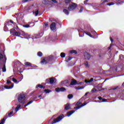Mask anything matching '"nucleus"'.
I'll return each mask as SVG.
<instances>
[{"instance_id":"1","label":"nucleus","mask_w":124,"mask_h":124,"mask_svg":"<svg viewBox=\"0 0 124 124\" xmlns=\"http://www.w3.org/2000/svg\"><path fill=\"white\" fill-rule=\"evenodd\" d=\"M52 61H53V56H49L47 57L42 58L40 62L41 64L44 65L45 64H47V63H50Z\"/></svg>"},{"instance_id":"2","label":"nucleus","mask_w":124,"mask_h":124,"mask_svg":"<svg viewBox=\"0 0 124 124\" xmlns=\"http://www.w3.org/2000/svg\"><path fill=\"white\" fill-rule=\"evenodd\" d=\"M17 100L20 104L23 105V104H25L26 103V95L23 93H20L18 95Z\"/></svg>"},{"instance_id":"3","label":"nucleus","mask_w":124,"mask_h":124,"mask_svg":"<svg viewBox=\"0 0 124 124\" xmlns=\"http://www.w3.org/2000/svg\"><path fill=\"white\" fill-rule=\"evenodd\" d=\"M64 118V115L63 114H61L57 118H54L53 121L51 122V124H56V123H59Z\"/></svg>"},{"instance_id":"4","label":"nucleus","mask_w":124,"mask_h":124,"mask_svg":"<svg viewBox=\"0 0 124 124\" xmlns=\"http://www.w3.org/2000/svg\"><path fill=\"white\" fill-rule=\"evenodd\" d=\"M77 107H75L74 109H76V110H78V109H80L81 107L85 106V105H87V103L84 102V103L82 104L81 102H78L77 103Z\"/></svg>"},{"instance_id":"5","label":"nucleus","mask_w":124,"mask_h":124,"mask_svg":"<svg viewBox=\"0 0 124 124\" xmlns=\"http://www.w3.org/2000/svg\"><path fill=\"white\" fill-rule=\"evenodd\" d=\"M77 7V4L72 2V4H70L68 7V9L69 11H72V10H74Z\"/></svg>"},{"instance_id":"6","label":"nucleus","mask_w":124,"mask_h":124,"mask_svg":"<svg viewBox=\"0 0 124 124\" xmlns=\"http://www.w3.org/2000/svg\"><path fill=\"white\" fill-rule=\"evenodd\" d=\"M55 91L57 93H60V92H64V91H66V89L64 87L57 88L55 89Z\"/></svg>"},{"instance_id":"7","label":"nucleus","mask_w":124,"mask_h":124,"mask_svg":"<svg viewBox=\"0 0 124 124\" xmlns=\"http://www.w3.org/2000/svg\"><path fill=\"white\" fill-rule=\"evenodd\" d=\"M56 29V23L55 22L52 23L50 25V30H51V31H55Z\"/></svg>"},{"instance_id":"8","label":"nucleus","mask_w":124,"mask_h":124,"mask_svg":"<svg viewBox=\"0 0 124 124\" xmlns=\"http://www.w3.org/2000/svg\"><path fill=\"white\" fill-rule=\"evenodd\" d=\"M13 87H14V84H12L10 86H8L7 85H5L4 86V88H5V89H6V90H10V89H12L13 88Z\"/></svg>"},{"instance_id":"9","label":"nucleus","mask_w":124,"mask_h":124,"mask_svg":"<svg viewBox=\"0 0 124 124\" xmlns=\"http://www.w3.org/2000/svg\"><path fill=\"white\" fill-rule=\"evenodd\" d=\"M74 85H77V80L72 79V81L70 83L71 86H74Z\"/></svg>"},{"instance_id":"10","label":"nucleus","mask_w":124,"mask_h":124,"mask_svg":"<svg viewBox=\"0 0 124 124\" xmlns=\"http://www.w3.org/2000/svg\"><path fill=\"white\" fill-rule=\"evenodd\" d=\"M42 3H43V4H44V5H47V4H49V3H50V1L48 0H42Z\"/></svg>"},{"instance_id":"11","label":"nucleus","mask_w":124,"mask_h":124,"mask_svg":"<svg viewBox=\"0 0 124 124\" xmlns=\"http://www.w3.org/2000/svg\"><path fill=\"white\" fill-rule=\"evenodd\" d=\"M84 58L85 60H89L91 58V54L89 53H86L84 55Z\"/></svg>"},{"instance_id":"12","label":"nucleus","mask_w":124,"mask_h":124,"mask_svg":"<svg viewBox=\"0 0 124 124\" xmlns=\"http://www.w3.org/2000/svg\"><path fill=\"white\" fill-rule=\"evenodd\" d=\"M64 109L65 110H69V109H70V104L69 103H67L65 105Z\"/></svg>"},{"instance_id":"13","label":"nucleus","mask_w":124,"mask_h":124,"mask_svg":"<svg viewBox=\"0 0 124 124\" xmlns=\"http://www.w3.org/2000/svg\"><path fill=\"white\" fill-rule=\"evenodd\" d=\"M75 112V110H71L67 113V116L68 117H70L72 114Z\"/></svg>"},{"instance_id":"14","label":"nucleus","mask_w":124,"mask_h":124,"mask_svg":"<svg viewBox=\"0 0 124 124\" xmlns=\"http://www.w3.org/2000/svg\"><path fill=\"white\" fill-rule=\"evenodd\" d=\"M55 83V78H49V83L52 85Z\"/></svg>"},{"instance_id":"15","label":"nucleus","mask_w":124,"mask_h":124,"mask_svg":"<svg viewBox=\"0 0 124 124\" xmlns=\"http://www.w3.org/2000/svg\"><path fill=\"white\" fill-rule=\"evenodd\" d=\"M98 98V99H99V100H102L100 102H106L107 101V99H102V97L101 96H99Z\"/></svg>"},{"instance_id":"16","label":"nucleus","mask_w":124,"mask_h":124,"mask_svg":"<svg viewBox=\"0 0 124 124\" xmlns=\"http://www.w3.org/2000/svg\"><path fill=\"white\" fill-rule=\"evenodd\" d=\"M37 88H40V89H45V86H44L43 85L41 84H38L36 85V89H37Z\"/></svg>"},{"instance_id":"17","label":"nucleus","mask_w":124,"mask_h":124,"mask_svg":"<svg viewBox=\"0 0 124 124\" xmlns=\"http://www.w3.org/2000/svg\"><path fill=\"white\" fill-rule=\"evenodd\" d=\"M10 31L11 34H12V35H14V34L15 33V32H16V31L15 30V29H11Z\"/></svg>"},{"instance_id":"18","label":"nucleus","mask_w":124,"mask_h":124,"mask_svg":"<svg viewBox=\"0 0 124 124\" xmlns=\"http://www.w3.org/2000/svg\"><path fill=\"white\" fill-rule=\"evenodd\" d=\"M83 33H86V34H87V35H89V36H90V37H93V35H92V34H91V33L89 31H83Z\"/></svg>"},{"instance_id":"19","label":"nucleus","mask_w":124,"mask_h":124,"mask_svg":"<svg viewBox=\"0 0 124 124\" xmlns=\"http://www.w3.org/2000/svg\"><path fill=\"white\" fill-rule=\"evenodd\" d=\"M7 23H5L4 27V31H8V28H7Z\"/></svg>"},{"instance_id":"20","label":"nucleus","mask_w":124,"mask_h":124,"mask_svg":"<svg viewBox=\"0 0 124 124\" xmlns=\"http://www.w3.org/2000/svg\"><path fill=\"white\" fill-rule=\"evenodd\" d=\"M24 38H26V39H29V38H31V35L29 34L25 33L24 36Z\"/></svg>"},{"instance_id":"21","label":"nucleus","mask_w":124,"mask_h":124,"mask_svg":"<svg viewBox=\"0 0 124 124\" xmlns=\"http://www.w3.org/2000/svg\"><path fill=\"white\" fill-rule=\"evenodd\" d=\"M20 35H21V33L17 31H16L15 33L14 34V36H20Z\"/></svg>"},{"instance_id":"22","label":"nucleus","mask_w":124,"mask_h":124,"mask_svg":"<svg viewBox=\"0 0 124 124\" xmlns=\"http://www.w3.org/2000/svg\"><path fill=\"white\" fill-rule=\"evenodd\" d=\"M93 81V78H91L90 80H85V83H92Z\"/></svg>"},{"instance_id":"23","label":"nucleus","mask_w":124,"mask_h":124,"mask_svg":"<svg viewBox=\"0 0 124 124\" xmlns=\"http://www.w3.org/2000/svg\"><path fill=\"white\" fill-rule=\"evenodd\" d=\"M63 12L64 13V14H66V15H69V12L68 10L66 9H64L63 10Z\"/></svg>"},{"instance_id":"24","label":"nucleus","mask_w":124,"mask_h":124,"mask_svg":"<svg viewBox=\"0 0 124 124\" xmlns=\"http://www.w3.org/2000/svg\"><path fill=\"white\" fill-rule=\"evenodd\" d=\"M117 1L116 4H123L124 2V1H122V0H117Z\"/></svg>"},{"instance_id":"25","label":"nucleus","mask_w":124,"mask_h":124,"mask_svg":"<svg viewBox=\"0 0 124 124\" xmlns=\"http://www.w3.org/2000/svg\"><path fill=\"white\" fill-rule=\"evenodd\" d=\"M24 64H25L26 66H31V63L30 62H25Z\"/></svg>"},{"instance_id":"26","label":"nucleus","mask_w":124,"mask_h":124,"mask_svg":"<svg viewBox=\"0 0 124 124\" xmlns=\"http://www.w3.org/2000/svg\"><path fill=\"white\" fill-rule=\"evenodd\" d=\"M68 80H66L61 82V84L62 85H66V84H68Z\"/></svg>"},{"instance_id":"27","label":"nucleus","mask_w":124,"mask_h":124,"mask_svg":"<svg viewBox=\"0 0 124 124\" xmlns=\"http://www.w3.org/2000/svg\"><path fill=\"white\" fill-rule=\"evenodd\" d=\"M21 107V105H18L15 108L16 112H17V111H19V109H20V108Z\"/></svg>"},{"instance_id":"28","label":"nucleus","mask_w":124,"mask_h":124,"mask_svg":"<svg viewBox=\"0 0 124 124\" xmlns=\"http://www.w3.org/2000/svg\"><path fill=\"white\" fill-rule=\"evenodd\" d=\"M76 89H77L78 91L79 90H83L84 89V86H80V87H76Z\"/></svg>"},{"instance_id":"29","label":"nucleus","mask_w":124,"mask_h":124,"mask_svg":"<svg viewBox=\"0 0 124 124\" xmlns=\"http://www.w3.org/2000/svg\"><path fill=\"white\" fill-rule=\"evenodd\" d=\"M33 102V101H32V100L30 101L27 104L24 105V107H27V106H29V105H30V104H31V103H32Z\"/></svg>"},{"instance_id":"30","label":"nucleus","mask_w":124,"mask_h":124,"mask_svg":"<svg viewBox=\"0 0 124 124\" xmlns=\"http://www.w3.org/2000/svg\"><path fill=\"white\" fill-rule=\"evenodd\" d=\"M2 72H6V68L5 66V64H4L3 66V68H2Z\"/></svg>"},{"instance_id":"31","label":"nucleus","mask_w":124,"mask_h":124,"mask_svg":"<svg viewBox=\"0 0 124 124\" xmlns=\"http://www.w3.org/2000/svg\"><path fill=\"white\" fill-rule=\"evenodd\" d=\"M40 37V36H39V35H34L33 36L32 39L39 38Z\"/></svg>"},{"instance_id":"32","label":"nucleus","mask_w":124,"mask_h":124,"mask_svg":"<svg viewBox=\"0 0 124 124\" xmlns=\"http://www.w3.org/2000/svg\"><path fill=\"white\" fill-rule=\"evenodd\" d=\"M5 122V118H3L0 121V124H4Z\"/></svg>"},{"instance_id":"33","label":"nucleus","mask_w":124,"mask_h":124,"mask_svg":"<svg viewBox=\"0 0 124 124\" xmlns=\"http://www.w3.org/2000/svg\"><path fill=\"white\" fill-rule=\"evenodd\" d=\"M61 58H65V53L64 52H62L60 54Z\"/></svg>"},{"instance_id":"34","label":"nucleus","mask_w":124,"mask_h":124,"mask_svg":"<svg viewBox=\"0 0 124 124\" xmlns=\"http://www.w3.org/2000/svg\"><path fill=\"white\" fill-rule=\"evenodd\" d=\"M70 54H75L76 55H77V51L75 50H72L70 51Z\"/></svg>"},{"instance_id":"35","label":"nucleus","mask_w":124,"mask_h":124,"mask_svg":"<svg viewBox=\"0 0 124 124\" xmlns=\"http://www.w3.org/2000/svg\"><path fill=\"white\" fill-rule=\"evenodd\" d=\"M45 93H51V92H52V91H51L49 89H46L44 90Z\"/></svg>"},{"instance_id":"36","label":"nucleus","mask_w":124,"mask_h":124,"mask_svg":"<svg viewBox=\"0 0 124 124\" xmlns=\"http://www.w3.org/2000/svg\"><path fill=\"white\" fill-rule=\"evenodd\" d=\"M13 111H11L10 113H8V116L9 118H11V117H12L13 116Z\"/></svg>"},{"instance_id":"37","label":"nucleus","mask_w":124,"mask_h":124,"mask_svg":"<svg viewBox=\"0 0 124 124\" xmlns=\"http://www.w3.org/2000/svg\"><path fill=\"white\" fill-rule=\"evenodd\" d=\"M84 65L86 67H90V65H89V62L87 61H85L84 62Z\"/></svg>"},{"instance_id":"38","label":"nucleus","mask_w":124,"mask_h":124,"mask_svg":"<svg viewBox=\"0 0 124 124\" xmlns=\"http://www.w3.org/2000/svg\"><path fill=\"white\" fill-rule=\"evenodd\" d=\"M3 58H5V60H6V57H5V55H2V54H0V60H2V59H3Z\"/></svg>"},{"instance_id":"39","label":"nucleus","mask_w":124,"mask_h":124,"mask_svg":"<svg viewBox=\"0 0 124 124\" xmlns=\"http://www.w3.org/2000/svg\"><path fill=\"white\" fill-rule=\"evenodd\" d=\"M10 23H11L12 24H15V23H14L13 21H12V20H10L9 21L7 22L6 23L9 26V25H10Z\"/></svg>"},{"instance_id":"40","label":"nucleus","mask_w":124,"mask_h":124,"mask_svg":"<svg viewBox=\"0 0 124 124\" xmlns=\"http://www.w3.org/2000/svg\"><path fill=\"white\" fill-rule=\"evenodd\" d=\"M73 97V95L72 94H69L68 95V98L69 99H71Z\"/></svg>"},{"instance_id":"41","label":"nucleus","mask_w":124,"mask_h":124,"mask_svg":"<svg viewBox=\"0 0 124 124\" xmlns=\"http://www.w3.org/2000/svg\"><path fill=\"white\" fill-rule=\"evenodd\" d=\"M37 56L38 57H42V52L39 51L37 53Z\"/></svg>"},{"instance_id":"42","label":"nucleus","mask_w":124,"mask_h":124,"mask_svg":"<svg viewBox=\"0 0 124 124\" xmlns=\"http://www.w3.org/2000/svg\"><path fill=\"white\" fill-rule=\"evenodd\" d=\"M70 1H71V0H65V3L66 4H68L70 3Z\"/></svg>"},{"instance_id":"43","label":"nucleus","mask_w":124,"mask_h":124,"mask_svg":"<svg viewBox=\"0 0 124 124\" xmlns=\"http://www.w3.org/2000/svg\"><path fill=\"white\" fill-rule=\"evenodd\" d=\"M114 4H115V3H114V2H109L107 4V5H108V6H110L111 5H114Z\"/></svg>"},{"instance_id":"44","label":"nucleus","mask_w":124,"mask_h":124,"mask_svg":"<svg viewBox=\"0 0 124 124\" xmlns=\"http://www.w3.org/2000/svg\"><path fill=\"white\" fill-rule=\"evenodd\" d=\"M23 27L24 28H30V27H31V26H30V25H29V24H26V25H23Z\"/></svg>"},{"instance_id":"45","label":"nucleus","mask_w":124,"mask_h":124,"mask_svg":"<svg viewBox=\"0 0 124 124\" xmlns=\"http://www.w3.org/2000/svg\"><path fill=\"white\" fill-rule=\"evenodd\" d=\"M38 13H39V10H37L36 11H35V16H37V15H38Z\"/></svg>"},{"instance_id":"46","label":"nucleus","mask_w":124,"mask_h":124,"mask_svg":"<svg viewBox=\"0 0 124 124\" xmlns=\"http://www.w3.org/2000/svg\"><path fill=\"white\" fill-rule=\"evenodd\" d=\"M20 35H22V36H25V34H26V33H25L23 31H22L20 32Z\"/></svg>"},{"instance_id":"47","label":"nucleus","mask_w":124,"mask_h":124,"mask_svg":"<svg viewBox=\"0 0 124 124\" xmlns=\"http://www.w3.org/2000/svg\"><path fill=\"white\" fill-rule=\"evenodd\" d=\"M31 0H22V3H25V2H27V1H31Z\"/></svg>"},{"instance_id":"48","label":"nucleus","mask_w":124,"mask_h":124,"mask_svg":"<svg viewBox=\"0 0 124 124\" xmlns=\"http://www.w3.org/2000/svg\"><path fill=\"white\" fill-rule=\"evenodd\" d=\"M71 60H72V57H69V58L68 59V60L67 61H66V62H69V61H71Z\"/></svg>"},{"instance_id":"49","label":"nucleus","mask_w":124,"mask_h":124,"mask_svg":"<svg viewBox=\"0 0 124 124\" xmlns=\"http://www.w3.org/2000/svg\"><path fill=\"white\" fill-rule=\"evenodd\" d=\"M13 82H14L15 83H17V79H16V78H13Z\"/></svg>"},{"instance_id":"50","label":"nucleus","mask_w":124,"mask_h":124,"mask_svg":"<svg viewBox=\"0 0 124 124\" xmlns=\"http://www.w3.org/2000/svg\"><path fill=\"white\" fill-rule=\"evenodd\" d=\"M92 93H94V92H96V89H95V88L92 89Z\"/></svg>"},{"instance_id":"51","label":"nucleus","mask_w":124,"mask_h":124,"mask_svg":"<svg viewBox=\"0 0 124 124\" xmlns=\"http://www.w3.org/2000/svg\"><path fill=\"white\" fill-rule=\"evenodd\" d=\"M54 3H58V1L56 0H51Z\"/></svg>"},{"instance_id":"52","label":"nucleus","mask_w":124,"mask_h":124,"mask_svg":"<svg viewBox=\"0 0 124 124\" xmlns=\"http://www.w3.org/2000/svg\"><path fill=\"white\" fill-rule=\"evenodd\" d=\"M102 3H104L105 2H108V0H102Z\"/></svg>"},{"instance_id":"53","label":"nucleus","mask_w":124,"mask_h":124,"mask_svg":"<svg viewBox=\"0 0 124 124\" xmlns=\"http://www.w3.org/2000/svg\"><path fill=\"white\" fill-rule=\"evenodd\" d=\"M88 1H89V0H85L84 1V4H87V3L88 2Z\"/></svg>"},{"instance_id":"54","label":"nucleus","mask_w":124,"mask_h":124,"mask_svg":"<svg viewBox=\"0 0 124 124\" xmlns=\"http://www.w3.org/2000/svg\"><path fill=\"white\" fill-rule=\"evenodd\" d=\"M46 83H49V82H50V78L49 79H46Z\"/></svg>"},{"instance_id":"55","label":"nucleus","mask_w":124,"mask_h":124,"mask_svg":"<svg viewBox=\"0 0 124 124\" xmlns=\"http://www.w3.org/2000/svg\"><path fill=\"white\" fill-rule=\"evenodd\" d=\"M10 83H11V81L9 80H7V84H10Z\"/></svg>"},{"instance_id":"56","label":"nucleus","mask_w":124,"mask_h":124,"mask_svg":"<svg viewBox=\"0 0 124 124\" xmlns=\"http://www.w3.org/2000/svg\"><path fill=\"white\" fill-rule=\"evenodd\" d=\"M112 44L110 45V46L108 47V50H110V49H111V47H112Z\"/></svg>"},{"instance_id":"57","label":"nucleus","mask_w":124,"mask_h":124,"mask_svg":"<svg viewBox=\"0 0 124 124\" xmlns=\"http://www.w3.org/2000/svg\"><path fill=\"white\" fill-rule=\"evenodd\" d=\"M0 90H1V91H3V87L2 86L0 87Z\"/></svg>"},{"instance_id":"58","label":"nucleus","mask_w":124,"mask_h":124,"mask_svg":"<svg viewBox=\"0 0 124 124\" xmlns=\"http://www.w3.org/2000/svg\"><path fill=\"white\" fill-rule=\"evenodd\" d=\"M45 27H48V23H45Z\"/></svg>"},{"instance_id":"59","label":"nucleus","mask_w":124,"mask_h":124,"mask_svg":"<svg viewBox=\"0 0 124 124\" xmlns=\"http://www.w3.org/2000/svg\"><path fill=\"white\" fill-rule=\"evenodd\" d=\"M110 41L111 42V43H113V38L112 37H110Z\"/></svg>"},{"instance_id":"60","label":"nucleus","mask_w":124,"mask_h":124,"mask_svg":"<svg viewBox=\"0 0 124 124\" xmlns=\"http://www.w3.org/2000/svg\"><path fill=\"white\" fill-rule=\"evenodd\" d=\"M117 88H118V86L115 87H114V88H112V90H117Z\"/></svg>"},{"instance_id":"61","label":"nucleus","mask_w":124,"mask_h":124,"mask_svg":"<svg viewBox=\"0 0 124 124\" xmlns=\"http://www.w3.org/2000/svg\"><path fill=\"white\" fill-rule=\"evenodd\" d=\"M36 98H37V96L34 97L33 98V99L34 100H36Z\"/></svg>"},{"instance_id":"62","label":"nucleus","mask_w":124,"mask_h":124,"mask_svg":"<svg viewBox=\"0 0 124 124\" xmlns=\"http://www.w3.org/2000/svg\"><path fill=\"white\" fill-rule=\"evenodd\" d=\"M89 93V92L86 93L85 95L84 96H87V95H88V94Z\"/></svg>"},{"instance_id":"63","label":"nucleus","mask_w":124,"mask_h":124,"mask_svg":"<svg viewBox=\"0 0 124 124\" xmlns=\"http://www.w3.org/2000/svg\"><path fill=\"white\" fill-rule=\"evenodd\" d=\"M83 11V9L81 8L79 10V13H81Z\"/></svg>"},{"instance_id":"64","label":"nucleus","mask_w":124,"mask_h":124,"mask_svg":"<svg viewBox=\"0 0 124 124\" xmlns=\"http://www.w3.org/2000/svg\"><path fill=\"white\" fill-rule=\"evenodd\" d=\"M79 37H83L84 36V34H83L82 35H80V34H79Z\"/></svg>"}]
</instances>
